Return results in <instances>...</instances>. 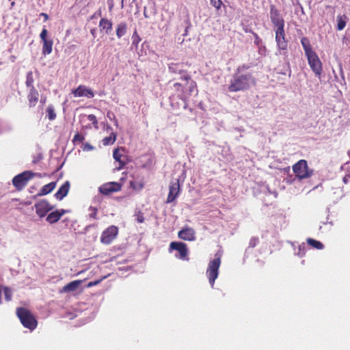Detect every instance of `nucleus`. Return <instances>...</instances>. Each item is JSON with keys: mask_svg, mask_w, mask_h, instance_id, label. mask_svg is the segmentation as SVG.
<instances>
[{"mask_svg": "<svg viewBox=\"0 0 350 350\" xmlns=\"http://www.w3.org/2000/svg\"><path fill=\"white\" fill-rule=\"evenodd\" d=\"M293 170L299 179L307 178L312 176V170H308L307 161L301 159L293 166Z\"/></svg>", "mask_w": 350, "mask_h": 350, "instance_id": "423d86ee", "label": "nucleus"}, {"mask_svg": "<svg viewBox=\"0 0 350 350\" xmlns=\"http://www.w3.org/2000/svg\"><path fill=\"white\" fill-rule=\"evenodd\" d=\"M39 98L40 94L38 91L35 87H31V89H29L27 96L29 107H34L38 104Z\"/></svg>", "mask_w": 350, "mask_h": 350, "instance_id": "f3484780", "label": "nucleus"}, {"mask_svg": "<svg viewBox=\"0 0 350 350\" xmlns=\"http://www.w3.org/2000/svg\"><path fill=\"white\" fill-rule=\"evenodd\" d=\"M70 189V183L66 181L55 193V197L58 200H62L65 196H67Z\"/></svg>", "mask_w": 350, "mask_h": 350, "instance_id": "aec40b11", "label": "nucleus"}, {"mask_svg": "<svg viewBox=\"0 0 350 350\" xmlns=\"http://www.w3.org/2000/svg\"><path fill=\"white\" fill-rule=\"evenodd\" d=\"M127 29V25L125 22L120 23L117 25L116 28V36L118 38H120L125 35Z\"/></svg>", "mask_w": 350, "mask_h": 350, "instance_id": "bb28decb", "label": "nucleus"}, {"mask_svg": "<svg viewBox=\"0 0 350 350\" xmlns=\"http://www.w3.org/2000/svg\"><path fill=\"white\" fill-rule=\"evenodd\" d=\"M46 118L50 120H54L56 117V113L54 107L52 105H49L46 109Z\"/></svg>", "mask_w": 350, "mask_h": 350, "instance_id": "c756f323", "label": "nucleus"}, {"mask_svg": "<svg viewBox=\"0 0 350 350\" xmlns=\"http://www.w3.org/2000/svg\"><path fill=\"white\" fill-rule=\"evenodd\" d=\"M56 182H51L49 184L44 185L39 193L37 195L34 196L33 198L46 196L53 191V190L56 187Z\"/></svg>", "mask_w": 350, "mask_h": 350, "instance_id": "4be33fe9", "label": "nucleus"}, {"mask_svg": "<svg viewBox=\"0 0 350 350\" xmlns=\"http://www.w3.org/2000/svg\"><path fill=\"white\" fill-rule=\"evenodd\" d=\"M40 15H41V16H42L44 17V21H48V20H49V16H48V14H46V13H43V12H42V13H41V14H40Z\"/></svg>", "mask_w": 350, "mask_h": 350, "instance_id": "de8ad7c7", "label": "nucleus"}, {"mask_svg": "<svg viewBox=\"0 0 350 350\" xmlns=\"http://www.w3.org/2000/svg\"><path fill=\"white\" fill-rule=\"evenodd\" d=\"M107 118L111 120H113L114 121V124L116 126H118V120L116 118V116L112 112H108L107 113Z\"/></svg>", "mask_w": 350, "mask_h": 350, "instance_id": "79ce46f5", "label": "nucleus"}, {"mask_svg": "<svg viewBox=\"0 0 350 350\" xmlns=\"http://www.w3.org/2000/svg\"><path fill=\"white\" fill-rule=\"evenodd\" d=\"M256 83V79L251 72L246 73L245 75L234 73L230 81L228 90L230 92L245 91L250 89L252 85H255Z\"/></svg>", "mask_w": 350, "mask_h": 350, "instance_id": "f257e3e1", "label": "nucleus"}, {"mask_svg": "<svg viewBox=\"0 0 350 350\" xmlns=\"http://www.w3.org/2000/svg\"><path fill=\"white\" fill-rule=\"evenodd\" d=\"M122 154L120 152L119 149L116 148L113 150V159L119 163L118 170L123 168L125 165V162L121 160Z\"/></svg>", "mask_w": 350, "mask_h": 350, "instance_id": "cd10ccee", "label": "nucleus"}, {"mask_svg": "<svg viewBox=\"0 0 350 350\" xmlns=\"http://www.w3.org/2000/svg\"><path fill=\"white\" fill-rule=\"evenodd\" d=\"M86 128L91 129V126L90 125L86 126Z\"/></svg>", "mask_w": 350, "mask_h": 350, "instance_id": "3c124183", "label": "nucleus"}, {"mask_svg": "<svg viewBox=\"0 0 350 350\" xmlns=\"http://www.w3.org/2000/svg\"><path fill=\"white\" fill-rule=\"evenodd\" d=\"M81 280H75L65 285L61 290L62 293L75 291L81 284Z\"/></svg>", "mask_w": 350, "mask_h": 350, "instance_id": "b1692460", "label": "nucleus"}, {"mask_svg": "<svg viewBox=\"0 0 350 350\" xmlns=\"http://www.w3.org/2000/svg\"><path fill=\"white\" fill-rule=\"evenodd\" d=\"M3 286L0 284V304L1 303V293H2Z\"/></svg>", "mask_w": 350, "mask_h": 350, "instance_id": "09e8293b", "label": "nucleus"}, {"mask_svg": "<svg viewBox=\"0 0 350 350\" xmlns=\"http://www.w3.org/2000/svg\"><path fill=\"white\" fill-rule=\"evenodd\" d=\"M141 42V38L139 37L137 31L135 29L132 35V44L135 47H137L139 43Z\"/></svg>", "mask_w": 350, "mask_h": 350, "instance_id": "72a5a7b5", "label": "nucleus"}, {"mask_svg": "<svg viewBox=\"0 0 350 350\" xmlns=\"http://www.w3.org/2000/svg\"><path fill=\"white\" fill-rule=\"evenodd\" d=\"M211 4L215 7L217 10H219L222 5L221 0H210Z\"/></svg>", "mask_w": 350, "mask_h": 350, "instance_id": "a19ab883", "label": "nucleus"}, {"mask_svg": "<svg viewBox=\"0 0 350 350\" xmlns=\"http://www.w3.org/2000/svg\"><path fill=\"white\" fill-rule=\"evenodd\" d=\"M68 212V211L66 209L56 210L55 211L50 213L47 215L46 220L48 223L51 224H55L60 219L62 215H64Z\"/></svg>", "mask_w": 350, "mask_h": 350, "instance_id": "6ab92c4d", "label": "nucleus"}, {"mask_svg": "<svg viewBox=\"0 0 350 350\" xmlns=\"http://www.w3.org/2000/svg\"><path fill=\"white\" fill-rule=\"evenodd\" d=\"M308 64L316 75L320 76L322 72V64L315 52L306 55Z\"/></svg>", "mask_w": 350, "mask_h": 350, "instance_id": "1a4fd4ad", "label": "nucleus"}, {"mask_svg": "<svg viewBox=\"0 0 350 350\" xmlns=\"http://www.w3.org/2000/svg\"><path fill=\"white\" fill-rule=\"evenodd\" d=\"M112 22L107 18H101L99 22L100 30H105L106 33H108L112 29Z\"/></svg>", "mask_w": 350, "mask_h": 350, "instance_id": "393cba45", "label": "nucleus"}, {"mask_svg": "<svg viewBox=\"0 0 350 350\" xmlns=\"http://www.w3.org/2000/svg\"><path fill=\"white\" fill-rule=\"evenodd\" d=\"M259 243V239L258 237H252L250 240L249 246L252 248L255 247Z\"/></svg>", "mask_w": 350, "mask_h": 350, "instance_id": "ea45409f", "label": "nucleus"}, {"mask_svg": "<svg viewBox=\"0 0 350 350\" xmlns=\"http://www.w3.org/2000/svg\"><path fill=\"white\" fill-rule=\"evenodd\" d=\"M130 187L135 191H140L144 187V181L143 178H135L129 181Z\"/></svg>", "mask_w": 350, "mask_h": 350, "instance_id": "5701e85b", "label": "nucleus"}, {"mask_svg": "<svg viewBox=\"0 0 350 350\" xmlns=\"http://www.w3.org/2000/svg\"><path fill=\"white\" fill-rule=\"evenodd\" d=\"M21 204H23V206H29V205L31 204V201H23Z\"/></svg>", "mask_w": 350, "mask_h": 350, "instance_id": "49530a36", "label": "nucleus"}, {"mask_svg": "<svg viewBox=\"0 0 350 350\" xmlns=\"http://www.w3.org/2000/svg\"><path fill=\"white\" fill-rule=\"evenodd\" d=\"M221 254L217 253L215 258L210 261L206 270V275L212 288L214 286L215 281L219 275V269L221 265Z\"/></svg>", "mask_w": 350, "mask_h": 350, "instance_id": "39448f33", "label": "nucleus"}, {"mask_svg": "<svg viewBox=\"0 0 350 350\" xmlns=\"http://www.w3.org/2000/svg\"><path fill=\"white\" fill-rule=\"evenodd\" d=\"M122 185L116 182H110L103 184L99 187V191L103 195H109L113 192H117L121 190Z\"/></svg>", "mask_w": 350, "mask_h": 350, "instance_id": "4468645a", "label": "nucleus"}, {"mask_svg": "<svg viewBox=\"0 0 350 350\" xmlns=\"http://www.w3.org/2000/svg\"><path fill=\"white\" fill-rule=\"evenodd\" d=\"M195 230L189 227L183 228L178 233V236L180 239L185 241H194L196 239Z\"/></svg>", "mask_w": 350, "mask_h": 350, "instance_id": "a211bd4d", "label": "nucleus"}, {"mask_svg": "<svg viewBox=\"0 0 350 350\" xmlns=\"http://www.w3.org/2000/svg\"><path fill=\"white\" fill-rule=\"evenodd\" d=\"M48 31L46 28L42 29L40 38L43 42L42 45V54L49 55L52 53L53 41L52 39L47 38Z\"/></svg>", "mask_w": 350, "mask_h": 350, "instance_id": "9d476101", "label": "nucleus"}, {"mask_svg": "<svg viewBox=\"0 0 350 350\" xmlns=\"http://www.w3.org/2000/svg\"><path fill=\"white\" fill-rule=\"evenodd\" d=\"M172 250H176L178 252V255L176 256L177 258L183 260H189V258L187 257L189 251L187 246L185 243L176 241L172 242L170 244L169 251L171 252Z\"/></svg>", "mask_w": 350, "mask_h": 350, "instance_id": "6e6552de", "label": "nucleus"}, {"mask_svg": "<svg viewBox=\"0 0 350 350\" xmlns=\"http://www.w3.org/2000/svg\"><path fill=\"white\" fill-rule=\"evenodd\" d=\"M93 149L94 147L88 143H85L83 144V150L84 151H90L92 150Z\"/></svg>", "mask_w": 350, "mask_h": 350, "instance_id": "37998d69", "label": "nucleus"}, {"mask_svg": "<svg viewBox=\"0 0 350 350\" xmlns=\"http://www.w3.org/2000/svg\"><path fill=\"white\" fill-rule=\"evenodd\" d=\"M307 243L312 247H314L317 250H322L323 248V244L319 241H317L312 238H308L307 239Z\"/></svg>", "mask_w": 350, "mask_h": 350, "instance_id": "2f4dec72", "label": "nucleus"}, {"mask_svg": "<svg viewBox=\"0 0 350 350\" xmlns=\"http://www.w3.org/2000/svg\"><path fill=\"white\" fill-rule=\"evenodd\" d=\"M180 79L184 81L185 83L176 82L174 83L173 90L179 98L185 100L195 90L197 91V84L196 81L191 79L189 74L181 76Z\"/></svg>", "mask_w": 350, "mask_h": 350, "instance_id": "f03ea898", "label": "nucleus"}, {"mask_svg": "<svg viewBox=\"0 0 350 350\" xmlns=\"http://www.w3.org/2000/svg\"><path fill=\"white\" fill-rule=\"evenodd\" d=\"M180 191V187L179 180H176L174 182H171L169 187V193L167 198L166 202H173L176 198L179 196Z\"/></svg>", "mask_w": 350, "mask_h": 350, "instance_id": "ddd939ff", "label": "nucleus"}, {"mask_svg": "<svg viewBox=\"0 0 350 350\" xmlns=\"http://www.w3.org/2000/svg\"><path fill=\"white\" fill-rule=\"evenodd\" d=\"M301 43L304 49L306 55L314 52L312 49V46H311V44L310 43V40H308V38H307L306 37L302 38L301 40Z\"/></svg>", "mask_w": 350, "mask_h": 350, "instance_id": "a878e982", "label": "nucleus"}, {"mask_svg": "<svg viewBox=\"0 0 350 350\" xmlns=\"http://www.w3.org/2000/svg\"><path fill=\"white\" fill-rule=\"evenodd\" d=\"M71 93L75 97H86L88 98L94 97L93 90L84 85H79L76 89L72 90Z\"/></svg>", "mask_w": 350, "mask_h": 350, "instance_id": "f8f14e48", "label": "nucleus"}, {"mask_svg": "<svg viewBox=\"0 0 350 350\" xmlns=\"http://www.w3.org/2000/svg\"><path fill=\"white\" fill-rule=\"evenodd\" d=\"M270 18L272 23L278 28H284V21L280 17V12L274 5L271 6Z\"/></svg>", "mask_w": 350, "mask_h": 350, "instance_id": "2eb2a0df", "label": "nucleus"}, {"mask_svg": "<svg viewBox=\"0 0 350 350\" xmlns=\"http://www.w3.org/2000/svg\"><path fill=\"white\" fill-rule=\"evenodd\" d=\"M348 18L346 15L337 16V29L339 31L342 30L345 26Z\"/></svg>", "mask_w": 350, "mask_h": 350, "instance_id": "c85d7f7f", "label": "nucleus"}, {"mask_svg": "<svg viewBox=\"0 0 350 350\" xmlns=\"http://www.w3.org/2000/svg\"><path fill=\"white\" fill-rule=\"evenodd\" d=\"M137 221L139 223H143L144 221V218L142 215H138L137 217Z\"/></svg>", "mask_w": 350, "mask_h": 350, "instance_id": "a18cd8bd", "label": "nucleus"}, {"mask_svg": "<svg viewBox=\"0 0 350 350\" xmlns=\"http://www.w3.org/2000/svg\"><path fill=\"white\" fill-rule=\"evenodd\" d=\"M34 79L32 71H29L27 73L25 85L29 89H31V87H34L33 85Z\"/></svg>", "mask_w": 350, "mask_h": 350, "instance_id": "473e14b6", "label": "nucleus"}, {"mask_svg": "<svg viewBox=\"0 0 350 350\" xmlns=\"http://www.w3.org/2000/svg\"><path fill=\"white\" fill-rule=\"evenodd\" d=\"M34 207L36 214L40 217H45L54 208L46 200H42L34 204Z\"/></svg>", "mask_w": 350, "mask_h": 350, "instance_id": "9b49d317", "label": "nucleus"}, {"mask_svg": "<svg viewBox=\"0 0 350 350\" xmlns=\"http://www.w3.org/2000/svg\"><path fill=\"white\" fill-rule=\"evenodd\" d=\"M275 41L279 50L286 51L287 49L288 42L285 38L284 28H278L276 29Z\"/></svg>", "mask_w": 350, "mask_h": 350, "instance_id": "dca6fc26", "label": "nucleus"}, {"mask_svg": "<svg viewBox=\"0 0 350 350\" xmlns=\"http://www.w3.org/2000/svg\"><path fill=\"white\" fill-rule=\"evenodd\" d=\"M85 139L84 136L79 134V133H77L72 139V143L76 144L77 142H83Z\"/></svg>", "mask_w": 350, "mask_h": 350, "instance_id": "4c0bfd02", "label": "nucleus"}, {"mask_svg": "<svg viewBox=\"0 0 350 350\" xmlns=\"http://www.w3.org/2000/svg\"><path fill=\"white\" fill-rule=\"evenodd\" d=\"M88 210L90 211L89 217L94 219H98V217H97L98 209H97V208L91 206L89 207Z\"/></svg>", "mask_w": 350, "mask_h": 350, "instance_id": "c9c22d12", "label": "nucleus"}, {"mask_svg": "<svg viewBox=\"0 0 350 350\" xmlns=\"http://www.w3.org/2000/svg\"><path fill=\"white\" fill-rule=\"evenodd\" d=\"M249 68H250V66H248L247 64L241 65V66H238V68L236 70V72L235 73H237V74H239V75H244L243 73V71L245 70H247Z\"/></svg>", "mask_w": 350, "mask_h": 350, "instance_id": "58836bf2", "label": "nucleus"}, {"mask_svg": "<svg viewBox=\"0 0 350 350\" xmlns=\"http://www.w3.org/2000/svg\"><path fill=\"white\" fill-rule=\"evenodd\" d=\"M183 63H171L168 65L169 71L174 74H179L185 75L188 74V72L183 70Z\"/></svg>", "mask_w": 350, "mask_h": 350, "instance_id": "412c9836", "label": "nucleus"}, {"mask_svg": "<svg viewBox=\"0 0 350 350\" xmlns=\"http://www.w3.org/2000/svg\"><path fill=\"white\" fill-rule=\"evenodd\" d=\"M116 134L113 132L111 133L110 135L108 137H105L103 139V144L104 146H108L113 144L116 140Z\"/></svg>", "mask_w": 350, "mask_h": 350, "instance_id": "7c9ffc66", "label": "nucleus"}, {"mask_svg": "<svg viewBox=\"0 0 350 350\" xmlns=\"http://www.w3.org/2000/svg\"><path fill=\"white\" fill-rule=\"evenodd\" d=\"M16 314L25 327L30 330H33L36 328L38 325L37 320L29 310L23 307L18 308L16 309Z\"/></svg>", "mask_w": 350, "mask_h": 350, "instance_id": "7ed1b4c3", "label": "nucleus"}, {"mask_svg": "<svg viewBox=\"0 0 350 350\" xmlns=\"http://www.w3.org/2000/svg\"><path fill=\"white\" fill-rule=\"evenodd\" d=\"M88 120L92 123L94 129H98V122L96 116L94 114H90L87 116Z\"/></svg>", "mask_w": 350, "mask_h": 350, "instance_id": "f704fd0d", "label": "nucleus"}, {"mask_svg": "<svg viewBox=\"0 0 350 350\" xmlns=\"http://www.w3.org/2000/svg\"><path fill=\"white\" fill-rule=\"evenodd\" d=\"M100 281H101V280L91 281L88 284L87 286L92 287V286H96V285L98 284L100 282Z\"/></svg>", "mask_w": 350, "mask_h": 350, "instance_id": "c03bdc74", "label": "nucleus"}, {"mask_svg": "<svg viewBox=\"0 0 350 350\" xmlns=\"http://www.w3.org/2000/svg\"><path fill=\"white\" fill-rule=\"evenodd\" d=\"M3 290L4 295H5V299L6 301H10L12 299V291L8 287H3L2 288V291Z\"/></svg>", "mask_w": 350, "mask_h": 350, "instance_id": "e433bc0d", "label": "nucleus"}, {"mask_svg": "<svg viewBox=\"0 0 350 350\" xmlns=\"http://www.w3.org/2000/svg\"><path fill=\"white\" fill-rule=\"evenodd\" d=\"M15 3L13 1L12 3H11V5L12 7H13Z\"/></svg>", "mask_w": 350, "mask_h": 350, "instance_id": "8fccbe9b", "label": "nucleus"}, {"mask_svg": "<svg viewBox=\"0 0 350 350\" xmlns=\"http://www.w3.org/2000/svg\"><path fill=\"white\" fill-rule=\"evenodd\" d=\"M43 176L41 173L25 171L13 178L12 184L18 191H21L27 185L29 180L33 177L42 178Z\"/></svg>", "mask_w": 350, "mask_h": 350, "instance_id": "20e7f679", "label": "nucleus"}, {"mask_svg": "<svg viewBox=\"0 0 350 350\" xmlns=\"http://www.w3.org/2000/svg\"><path fill=\"white\" fill-rule=\"evenodd\" d=\"M119 229L117 226L111 225L107 228L101 234L100 242L105 245H109L118 237Z\"/></svg>", "mask_w": 350, "mask_h": 350, "instance_id": "0eeeda50", "label": "nucleus"}]
</instances>
